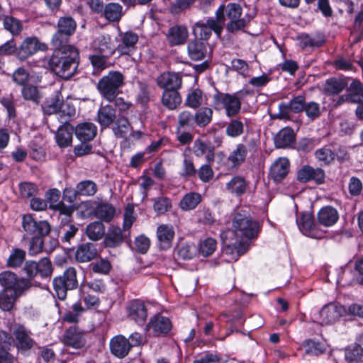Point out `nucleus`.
<instances>
[{
  "label": "nucleus",
  "mask_w": 363,
  "mask_h": 363,
  "mask_svg": "<svg viewBox=\"0 0 363 363\" xmlns=\"http://www.w3.org/2000/svg\"><path fill=\"white\" fill-rule=\"evenodd\" d=\"M233 230L223 232L220 238L225 255H231L232 259H237L246 251V243L257 236L259 230L258 222L252 217L248 208L235 211L232 219Z\"/></svg>",
  "instance_id": "obj_1"
},
{
  "label": "nucleus",
  "mask_w": 363,
  "mask_h": 363,
  "mask_svg": "<svg viewBox=\"0 0 363 363\" xmlns=\"http://www.w3.org/2000/svg\"><path fill=\"white\" fill-rule=\"evenodd\" d=\"M48 69L60 78L67 80L73 77L79 64V55L74 46L53 48L51 56L44 59Z\"/></svg>",
  "instance_id": "obj_2"
},
{
  "label": "nucleus",
  "mask_w": 363,
  "mask_h": 363,
  "mask_svg": "<svg viewBox=\"0 0 363 363\" xmlns=\"http://www.w3.org/2000/svg\"><path fill=\"white\" fill-rule=\"evenodd\" d=\"M124 84L123 75L118 71H111L97 83L96 87L101 95L107 101H113L120 94V88Z\"/></svg>",
  "instance_id": "obj_3"
},
{
  "label": "nucleus",
  "mask_w": 363,
  "mask_h": 363,
  "mask_svg": "<svg viewBox=\"0 0 363 363\" xmlns=\"http://www.w3.org/2000/svg\"><path fill=\"white\" fill-rule=\"evenodd\" d=\"M77 29V23L72 17H60L57 23V30L51 39L52 48L72 46L69 44L70 38Z\"/></svg>",
  "instance_id": "obj_4"
},
{
  "label": "nucleus",
  "mask_w": 363,
  "mask_h": 363,
  "mask_svg": "<svg viewBox=\"0 0 363 363\" xmlns=\"http://www.w3.org/2000/svg\"><path fill=\"white\" fill-rule=\"evenodd\" d=\"M52 284L57 298L60 300H65L67 291L74 290L79 286L77 269L73 267H68L62 275L53 279Z\"/></svg>",
  "instance_id": "obj_5"
},
{
  "label": "nucleus",
  "mask_w": 363,
  "mask_h": 363,
  "mask_svg": "<svg viewBox=\"0 0 363 363\" xmlns=\"http://www.w3.org/2000/svg\"><path fill=\"white\" fill-rule=\"evenodd\" d=\"M241 94L238 92L233 94L217 92L213 95L215 106L222 105L225 108L228 117H233L238 114L241 109Z\"/></svg>",
  "instance_id": "obj_6"
},
{
  "label": "nucleus",
  "mask_w": 363,
  "mask_h": 363,
  "mask_svg": "<svg viewBox=\"0 0 363 363\" xmlns=\"http://www.w3.org/2000/svg\"><path fill=\"white\" fill-rule=\"evenodd\" d=\"M223 26L216 18H208L206 22H196L193 26V33L196 38L201 40H207L213 31L218 37L221 35Z\"/></svg>",
  "instance_id": "obj_7"
},
{
  "label": "nucleus",
  "mask_w": 363,
  "mask_h": 363,
  "mask_svg": "<svg viewBox=\"0 0 363 363\" xmlns=\"http://www.w3.org/2000/svg\"><path fill=\"white\" fill-rule=\"evenodd\" d=\"M47 50V45L40 42L36 37H27L17 48L16 57L21 61H24L38 51H46Z\"/></svg>",
  "instance_id": "obj_8"
},
{
  "label": "nucleus",
  "mask_w": 363,
  "mask_h": 363,
  "mask_svg": "<svg viewBox=\"0 0 363 363\" xmlns=\"http://www.w3.org/2000/svg\"><path fill=\"white\" fill-rule=\"evenodd\" d=\"M0 284L4 287V290H13L22 294L30 287V282L24 278H18L13 272H4L0 274Z\"/></svg>",
  "instance_id": "obj_9"
},
{
  "label": "nucleus",
  "mask_w": 363,
  "mask_h": 363,
  "mask_svg": "<svg viewBox=\"0 0 363 363\" xmlns=\"http://www.w3.org/2000/svg\"><path fill=\"white\" fill-rule=\"evenodd\" d=\"M22 227L30 235L46 236L50 231V225L45 220L37 222L31 215H24L22 218Z\"/></svg>",
  "instance_id": "obj_10"
},
{
  "label": "nucleus",
  "mask_w": 363,
  "mask_h": 363,
  "mask_svg": "<svg viewBox=\"0 0 363 363\" xmlns=\"http://www.w3.org/2000/svg\"><path fill=\"white\" fill-rule=\"evenodd\" d=\"M346 312L344 306L335 303L325 305L319 311L320 323L330 325L337 321Z\"/></svg>",
  "instance_id": "obj_11"
},
{
  "label": "nucleus",
  "mask_w": 363,
  "mask_h": 363,
  "mask_svg": "<svg viewBox=\"0 0 363 363\" xmlns=\"http://www.w3.org/2000/svg\"><path fill=\"white\" fill-rule=\"evenodd\" d=\"M306 104L305 96L299 95L293 98L289 103L282 102L279 106L278 118L289 120L291 112L298 113L303 111Z\"/></svg>",
  "instance_id": "obj_12"
},
{
  "label": "nucleus",
  "mask_w": 363,
  "mask_h": 363,
  "mask_svg": "<svg viewBox=\"0 0 363 363\" xmlns=\"http://www.w3.org/2000/svg\"><path fill=\"white\" fill-rule=\"evenodd\" d=\"M30 332L21 325H16L13 330L16 339V347L23 353L30 350L34 345L35 341L30 337Z\"/></svg>",
  "instance_id": "obj_13"
},
{
  "label": "nucleus",
  "mask_w": 363,
  "mask_h": 363,
  "mask_svg": "<svg viewBox=\"0 0 363 363\" xmlns=\"http://www.w3.org/2000/svg\"><path fill=\"white\" fill-rule=\"evenodd\" d=\"M297 179L303 183L315 181L316 184H320L324 182L325 172L320 168L304 165L298 171Z\"/></svg>",
  "instance_id": "obj_14"
},
{
  "label": "nucleus",
  "mask_w": 363,
  "mask_h": 363,
  "mask_svg": "<svg viewBox=\"0 0 363 363\" xmlns=\"http://www.w3.org/2000/svg\"><path fill=\"white\" fill-rule=\"evenodd\" d=\"M62 340L65 345L75 349L82 348L86 344L84 333L76 326H71L65 331Z\"/></svg>",
  "instance_id": "obj_15"
},
{
  "label": "nucleus",
  "mask_w": 363,
  "mask_h": 363,
  "mask_svg": "<svg viewBox=\"0 0 363 363\" xmlns=\"http://www.w3.org/2000/svg\"><path fill=\"white\" fill-rule=\"evenodd\" d=\"M290 163L287 158L279 157L271 165L269 176L275 182H281L289 172Z\"/></svg>",
  "instance_id": "obj_16"
},
{
  "label": "nucleus",
  "mask_w": 363,
  "mask_h": 363,
  "mask_svg": "<svg viewBox=\"0 0 363 363\" xmlns=\"http://www.w3.org/2000/svg\"><path fill=\"white\" fill-rule=\"evenodd\" d=\"M242 13H243L242 8L240 4L230 2L226 5L221 4L216 11V16L223 26L225 20L241 15Z\"/></svg>",
  "instance_id": "obj_17"
},
{
  "label": "nucleus",
  "mask_w": 363,
  "mask_h": 363,
  "mask_svg": "<svg viewBox=\"0 0 363 363\" xmlns=\"http://www.w3.org/2000/svg\"><path fill=\"white\" fill-rule=\"evenodd\" d=\"M187 53L191 60H203L208 55V43L198 38L191 40L187 44Z\"/></svg>",
  "instance_id": "obj_18"
},
{
  "label": "nucleus",
  "mask_w": 363,
  "mask_h": 363,
  "mask_svg": "<svg viewBox=\"0 0 363 363\" xmlns=\"http://www.w3.org/2000/svg\"><path fill=\"white\" fill-rule=\"evenodd\" d=\"M192 151L197 157L205 156L208 163H213L215 160V147L211 143H206L201 139L194 142Z\"/></svg>",
  "instance_id": "obj_19"
},
{
  "label": "nucleus",
  "mask_w": 363,
  "mask_h": 363,
  "mask_svg": "<svg viewBox=\"0 0 363 363\" xmlns=\"http://www.w3.org/2000/svg\"><path fill=\"white\" fill-rule=\"evenodd\" d=\"M131 347L130 340L121 335L113 337L110 341L111 352L118 358L127 356Z\"/></svg>",
  "instance_id": "obj_20"
},
{
  "label": "nucleus",
  "mask_w": 363,
  "mask_h": 363,
  "mask_svg": "<svg viewBox=\"0 0 363 363\" xmlns=\"http://www.w3.org/2000/svg\"><path fill=\"white\" fill-rule=\"evenodd\" d=\"M182 82L181 75L175 72H164L157 79V85L164 90H178Z\"/></svg>",
  "instance_id": "obj_21"
},
{
  "label": "nucleus",
  "mask_w": 363,
  "mask_h": 363,
  "mask_svg": "<svg viewBox=\"0 0 363 363\" xmlns=\"http://www.w3.org/2000/svg\"><path fill=\"white\" fill-rule=\"evenodd\" d=\"M188 36L187 28L181 25H175L170 27L166 34L167 40L171 46L184 44Z\"/></svg>",
  "instance_id": "obj_22"
},
{
  "label": "nucleus",
  "mask_w": 363,
  "mask_h": 363,
  "mask_svg": "<svg viewBox=\"0 0 363 363\" xmlns=\"http://www.w3.org/2000/svg\"><path fill=\"white\" fill-rule=\"evenodd\" d=\"M298 225L303 234L314 238H320L321 237L320 232L318 230L317 225L314 223L313 216L311 213H303Z\"/></svg>",
  "instance_id": "obj_23"
},
{
  "label": "nucleus",
  "mask_w": 363,
  "mask_h": 363,
  "mask_svg": "<svg viewBox=\"0 0 363 363\" xmlns=\"http://www.w3.org/2000/svg\"><path fill=\"white\" fill-rule=\"evenodd\" d=\"M128 316L138 323L143 324L147 316V308L142 301L133 300L129 303L128 308Z\"/></svg>",
  "instance_id": "obj_24"
},
{
  "label": "nucleus",
  "mask_w": 363,
  "mask_h": 363,
  "mask_svg": "<svg viewBox=\"0 0 363 363\" xmlns=\"http://www.w3.org/2000/svg\"><path fill=\"white\" fill-rule=\"evenodd\" d=\"M74 130L77 138L81 142H89L92 140L97 133L96 126L89 122L78 124L74 128Z\"/></svg>",
  "instance_id": "obj_25"
},
{
  "label": "nucleus",
  "mask_w": 363,
  "mask_h": 363,
  "mask_svg": "<svg viewBox=\"0 0 363 363\" xmlns=\"http://www.w3.org/2000/svg\"><path fill=\"white\" fill-rule=\"evenodd\" d=\"M147 327L153 330L155 335H160L168 333L172 328V323L168 318L157 314L150 318Z\"/></svg>",
  "instance_id": "obj_26"
},
{
  "label": "nucleus",
  "mask_w": 363,
  "mask_h": 363,
  "mask_svg": "<svg viewBox=\"0 0 363 363\" xmlns=\"http://www.w3.org/2000/svg\"><path fill=\"white\" fill-rule=\"evenodd\" d=\"M123 242V235L119 226L111 225L104 235V243L106 247L115 248Z\"/></svg>",
  "instance_id": "obj_27"
},
{
  "label": "nucleus",
  "mask_w": 363,
  "mask_h": 363,
  "mask_svg": "<svg viewBox=\"0 0 363 363\" xmlns=\"http://www.w3.org/2000/svg\"><path fill=\"white\" fill-rule=\"evenodd\" d=\"M252 16L249 13H242L229 20L226 23V30L230 33H235L238 31L244 30L250 23Z\"/></svg>",
  "instance_id": "obj_28"
},
{
  "label": "nucleus",
  "mask_w": 363,
  "mask_h": 363,
  "mask_svg": "<svg viewBox=\"0 0 363 363\" xmlns=\"http://www.w3.org/2000/svg\"><path fill=\"white\" fill-rule=\"evenodd\" d=\"M274 145L277 148L291 147L295 142V133L291 128H284L274 137Z\"/></svg>",
  "instance_id": "obj_29"
},
{
  "label": "nucleus",
  "mask_w": 363,
  "mask_h": 363,
  "mask_svg": "<svg viewBox=\"0 0 363 363\" xmlns=\"http://www.w3.org/2000/svg\"><path fill=\"white\" fill-rule=\"evenodd\" d=\"M96 255L97 249L95 245L86 242L78 246L75 252V259L79 262H87L94 259Z\"/></svg>",
  "instance_id": "obj_30"
},
{
  "label": "nucleus",
  "mask_w": 363,
  "mask_h": 363,
  "mask_svg": "<svg viewBox=\"0 0 363 363\" xmlns=\"http://www.w3.org/2000/svg\"><path fill=\"white\" fill-rule=\"evenodd\" d=\"M318 223L325 227H330L337 223L339 218L337 211L332 206L323 207L318 213Z\"/></svg>",
  "instance_id": "obj_31"
},
{
  "label": "nucleus",
  "mask_w": 363,
  "mask_h": 363,
  "mask_svg": "<svg viewBox=\"0 0 363 363\" xmlns=\"http://www.w3.org/2000/svg\"><path fill=\"white\" fill-rule=\"evenodd\" d=\"M174 236V231L171 225L162 224L157 228V237L161 249L169 248Z\"/></svg>",
  "instance_id": "obj_32"
},
{
  "label": "nucleus",
  "mask_w": 363,
  "mask_h": 363,
  "mask_svg": "<svg viewBox=\"0 0 363 363\" xmlns=\"http://www.w3.org/2000/svg\"><path fill=\"white\" fill-rule=\"evenodd\" d=\"M74 132V127L70 124H62L58 128L55 135L57 145L60 147L70 146L72 143V134Z\"/></svg>",
  "instance_id": "obj_33"
},
{
  "label": "nucleus",
  "mask_w": 363,
  "mask_h": 363,
  "mask_svg": "<svg viewBox=\"0 0 363 363\" xmlns=\"http://www.w3.org/2000/svg\"><path fill=\"white\" fill-rule=\"evenodd\" d=\"M138 40L137 34L132 31L121 34V42L117 46V51L121 55H129Z\"/></svg>",
  "instance_id": "obj_34"
},
{
  "label": "nucleus",
  "mask_w": 363,
  "mask_h": 363,
  "mask_svg": "<svg viewBox=\"0 0 363 363\" xmlns=\"http://www.w3.org/2000/svg\"><path fill=\"white\" fill-rule=\"evenodd\" d=\"M116 118V109L111 105L101 106L98 111L97 121L103 128L108 127Z\"/></svg>",
  "instance_id": "obj_35"
},
{
  "label": "nucleus",
  "mask_w": 363,
  "mask_h": 363,
  "mask_svg": "<svg viewBox=\"0 0 363 363\" xmlns=\"http://www.w3.org/2000/svg\"><path fill=\"white\" fill-rule=\"evenodd\" d=\"M299 42V46L302 49L306 48L320 47L325 43L323 35L320 34L309 35L307 33H301L297 36Z\"/></svg>",
  "instance_id": "obj_36"
},
{
  "label": "nucleus",
  "mask_w": 363,
  "mask_h": 363,
  "mask_svg": "<svg viewBox=\"0 0 363 363\" xmlns=\"http://www.w3.org/2000/svg\"><path fill=\"white\" fill-rule=\"evenodd\" d=\"M115 213L114 207L108 203H99L94 209V216L101 221L106 223L113 218Z\"/></svg>",
  "instance_id": "obj_37"
},
{
  "label": "nucleus",
  "mask_w": 363,
  "mask_h": 363,
  "mask_svg": "<svg viewBox=\"0 0 363 363\" xmlns=\"http://www.w3.org/2000/svg\"><path fill=\"white\" fill-rule=\"evenodd\" d=\"M247 153V146L240 143L237 145L228 157V162L231 167H238L245 160Z\"/></svg>",
  "instance_id": "obj_38"
},
{
  "label": "nucleus",
  "mask_w": 363,
  "mask_h": 363,
  "mask_svg": "<svg viewBox=\"0 0 363 363\" xmlns=\"http://www.w3.org/2000/svg\"><path fill=\"white\" fill-rule=\"evenodd\" d=\"M213 111L211 108L202 107L194 113V123L199 128H205L213 120Z\"/></svg>",
  "instance_id": "obj_39"
},
{
  "label": "nucleus",
  "mask_w": 363,
  "mask_h": 363,
  "mask_svg": "<svg viewBox=\"0 0 363 363\" xmlns=\"http://www.w3.org/2000/svg\"><path fill=\"white\" fill-rule=\"evenodd\" d=\"M247 183L244 177L235 176L233 177L226 184V189L231 194L236 196H241L245 193Z\"/></svg>",
  "instance_id": "obj_40"
},
{
  "label": "nucleus",
  "mask_w": 363,
  "mask_h": 363,
  "mask_svg": "<svg viewBox=\"0 0 363 363\" xmlns=\"http://www.w3.org/2000/svg\"><path fill=\"white\" fill-rule=\"evenodd\" d=\"M301 347L306 354L311 356H318L323 354L326 350L325 344L311 339L304 340Z\"/></svg>",
  "instance_id": "obj_41"
},
{
  "label": "nucleus",
  "mask_w": 363,
  "mask_h": 363,
  "mask_svg": "<svg viewBox=\"0 0 363 363\" xmlns=\"http://www.w3.org/2000/svg\"><path fill=\"white\" fill-rule=\"evenodd\" d=\"M162 103L169 109L174 110L182 103V97L177 90H164Z\"/></svg>",
  "instance_id": "obj_42"
},
{
  "label": "nucleus",
  "mask_w": 363,
  "mask_h": 363,
  "mask_svg": "<svg viewBox=\"0 0 363 363\" xmlns=\"http://www.w3.org/2000/svg\"><path fill=\"white\" fill-rule=\"evenodd\" d=\"M347 86L345 79L337 78H330L326 80L323 91L327 95H336L340 93Z\"/></svg>",
  "instance_id": "obj_43"
},
{
  "label": "nucleus",
  "mask_w": 363,
  "mask_h": 363,
  "mask_svg": "<svg viewBox=\"0 0 363 363\" xmlns=\"http://www.w3.org/2000/svg\"><path fill=\"white\" fill-rule=\"evenodd\" d=\"M21 294L13 290H3L0 293V308L4 311H10L13 307L16 298Z\"/></svg>",
  "instance_id": "obj_44"
},
{
  "label": "nucleus",
  "mask_w": 363,
  "mask_h": 363,
  "mask_svg": "<svg viewBox=\"0 0 363 363\" xmlns=\"http://www.w3.org/2000/svg\"><path fill=\"white\" fill-rule=\"evenodd\" d=\"M104 16L110 22H118L123 16V6L117 3H108L104 6Z\"/></svg>",
  "instance_id": "obj_45"
},
{
  "label": "nucleus",
  "mask_w": 363,
  "mask_h": 363,
  "mask_svg": "<svg viewBox=\"0 0 363 363\" xmlns=\"http://www.w3.org/2000/svg\"><path fill=\"white\" fill-rule=\"evenodd\" d=\"M4 28L13 36L18 35L23 30V23L12 16H5L2 20Z\"/></svg>",
  "instance_id": "obj_46"
},
{
  "label": "nucleus",
  "mask_w": 363,
  "mask_h": 363,
  "mask_svg": "<svg viewBox=\"0 0 363 363\" xmlns=\"http://www.w3.org/2000/svg\"><path fill=\"white\" fill-rule=\"evenodd\" d=\"M63 101V97L59 93L48 99L42 106L44 113L47 115L57 113Z\"/></svg>",
  "instance_id": "obj_47"
},
{
  "label": "nucleus",
  "mask_w": 363,
  "mask_h": 363,
  "mask_svg": "<svg viewBox=\"0 0 363 363\" xmlns=\"http://www.w3.org/2000/svg\"><path fill=\"white\" fill-rule=\"evenodd\" d=\"M55 114L57 116L58 121L62 124H70L69 122L74 117L76 110L73 105L68 102L63 101L60 108H59Z\"/></svg>",
  "instance_id": "obj_48"
},
{
  "label": "nucleus",
  "mask_w": 363,
  "mask_h": 363,
  "mask_svg": "<svg viewBox=\"0 0 363 363\" xmlns=\"http://www.w3.org/2000/svg\"><path fill=\"white\" fill-rule=\"evenodd\" d=\"M88 238L93 241L101 240L105 235V226L101 221H94L86 227Z\"/></svg>",
  "instance_id": "obj_49"
},
{
  "label": "nucleus",
  "mask_w": 363,
  "mask_h": 363,
  "mask_svg": "<svg viewBox=\"0 0 363 363\" xmlns=\"http://www.w3.org/2000/svg\"><path fill=\"white\" fill-rule=\"evenodd\" d=\"M350 102L363 105V84L358 80H353L348 89Z\"/></svg>",
  "instance_id": "obj_50"
},
{
  "label": "nucleus",
  "mask_w": 363,
  "mask_h": 363,
  "mask_svg": "<svg viewBox=\"0 0 363 363\" xmlns=\"http://www.w3.org/2000/svg\"><path fill=\"white\" fill-rule=\"evenodd\" d=\"M201 201V196L196 192L186 194L179 203L180 208L184 211L194 209Z\"/></svg>",
  "instance_id": "obj_51"
},
{
  "label": "nucleus",
  "mask_w": 363,
  "mask_h": 363,
  "mask_svg": "<svg viewBox=\"0 0 363 363\" xmlns=\"http://www.w3.org/2000/svg\"><path fill=\"white\" fill-rule=\"evenodd\" d=\"M344 356L348 363H362L363 349L359 345L348 347L344 351Z\"/></svg>",
  "instance_id": "obj_52"
},
{
  "label": "nucleus",
  "mask_w": 363,
  "mask_h": 363,
  "mask_svg": "<svg viewBox=\"0 0 363 363\" xmlns=\"http://www.w3.org/2000/svg\"><path fill=\"white\" fill-rule=\"evenodd\" d=\"M76 189L79 196H90L96 194L97 186L96 184L91 180H84L78 183Z\"/></svg>",
  "instance_id": "obj_53"
},
{
  "label": "nucleus",
  "mask_w": 363,
  "mask_h": 363,
  "mask_svg": "<svg viewBox=\"0 0 363 363\" xmlns=\"http://www.w3.org/2000/svg\"><path fill=\"white\" fill-rule=\"evenodd\" d=\"M130 128L131 125L128 119L125 117H120L117 119L113 130L117 138H125Z\"/></svg>",
  "instance_id": "obj_54"
},
{
  "label": "nucleus",
  "mask_w": 363,
  "mask_h": 363,
  "mask_svg": "<svg viewBox=\"0 0 363 363\" xmlns=\"http://www.w3.org/2000/svg\"><path fill=\"white\" fill-rule=\"evenodd\" d=\"M203 101V93L199 89H194L191 90L186 96L185 101V105L191 108H197L201 104Z\"/></svg>",
  "instance_id": "obj_55"
},
{
  "label": "nucleus",
  "mask_w": 363,
  "mask_h": 363,
  "mask_svg": "<svg viewBox=\"0 0 363 363\" xmlns=\"http://www.w3.org/2000/svg\"><path fill=\"white\" fill-rule=\"evenodd\" d=\"M244 131V123L240 118L232 120L226 126L225 133L231 138L241 135Z\"/></svg>",
  "instance_id": "obj_56"
},
{
  "label": "nucleus",
  "mask_w": 363,
  "mask_h": 363,
  "mask_svg": "<svg viewBox=\"0 0 363 363\" xmlns=\"http://www.w3.org/2000/svg\"><path fill=\"white\" fill-rule=\"evenodd\" d=\"M26 258V252L21 249H13L7 259L9 267H18L21 265Z\"/></svg>",
  "instance_id": "obj_57"
},
{
  "label": "nucleus",
  "mask_w": 363,
  "mask_h": 363,
  "mask_svg": "<svg viewBox=\"0 0 363 363\" xmlns=\"http://www.w3.org/2000/svg\"><path fill=\"white\" fill-rule=\"evenodd\" d=\"M22 96L24 99L35 104H38L42 97L38 88L33 85L24 86L22 89Z\"/></svg>",
  "instance_id": "obj_58"
},
{
  "label": "nucleus",
  "mask_w": 363,
  "mask_h": 363,
  "mask_svg": "<svg viewBox=\"0 0 363 363\" xmlns=\"http://www.w3.org/2000/svg\"><path fill=\"white\" fill-rule=\"evenodd\" d=\"M316 159L324 164H330L335 160V154L330 149L324 147L315 152Z\"/></svg>",
  "instance_id": "obj_59"
},
{
  "label": "nucleus",
  "mask_w": 363,
  "mask_h": 363,
  "mask_svg": "<svg viewBox=\"0 0 363 363\" xmlns=\"http://www.w3.org/2000/svg\"><path fill=\"white\" fill-rule=\"evenodd\" d=\"M172 207L171 200L167 197H158L153 199V208L158 214H164Z\"/></svg>",
  "instance_id": "obj_60"
},
{
  "label": "nucleus",
  "mask_w": 363,
  "mask_h": 363,
  "mask_svg": "<svg viewBox=\"0 0 363 363\" xmlns=\"http://www.w3.org/2000/svg\"><path fill=\"white\" fill-rule=\"evenodd\" d=\"M79 228L74 224L61 225L59 233L62 234L61 240L62 242H69L70 240L75 236Z\"/></svg>",
  "instance_id": "obj_61"
},
{
  "label": "nucleus",
  "mask_w": 363,
  "mask_h": 363,
  "mask_svg": "<svg viewBox=\"0 0 363 363\" xmlns=\"http://www.w3.org/2000/svg\"><path fill=\"white\" fill-rule=\"evenodd\" d=\"M303 111L310 120L314 121L320 116V106L315 101L306 102Z\"/></svg>",
  "instance_id": "obj_62"
},
{
  "label": "nucleus",
  "mask_w": 363,
  "mask_h": 363,
  "mask_svg": "<svg viewBox=\"0 0 363 363\" xmlns=\"http://www.w3.org/2000/svg\"><path fill=\"white\" fill-rule=\"evenodd\" d=\"M38 265V273L42 277H50L52 274V265L50 260L44 257L41 259L38 262H37Z\"/></svg>",
  "instance_id": "obj_63"
},
{
  "label": "nucleus",
  "mask_w": 363,
  "mask_h": 363,
  "mask_svg": "<svg viewBox=\"0 0 363 363\" xmlns=\"http://www.w3.org/2000/svg\"><path fill=\"white\" fill-rule=\"evenodd\" d=\"M216 241L213 238H207L200 243L199 252L203 257L210 256L216 248Z\"/></svg>",
  "instance_id": "obj_64"
}]
</instances>
